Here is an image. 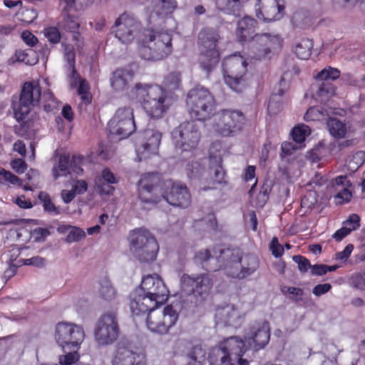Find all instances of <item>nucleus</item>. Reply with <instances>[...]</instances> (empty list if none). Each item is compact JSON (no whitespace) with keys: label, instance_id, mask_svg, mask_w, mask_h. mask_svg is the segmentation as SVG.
<instances>
[{"label":"nucleus","instance_id":"63","mask_svg":"<svg viewBox=\"0 0 365 365\" xmlns=\"http://www.w3.org/2000/svg\"><path fill=\"white\" fill-rule=\"evenodd\" d=\"M331 289V285L329 283L317 284L313 288L312 292L314 295L319 297L327 293Z\"/></svg>","mask_w":365,"mask_h":365},{"label":"nucleus","instance_id":"20","mask_svg":"<svg viewBox=\"0 0 365 365\" xmlns=\"http://www.w3.org/2000/svg\"><path fill=\"white\" fill-rule=\"evenodd\" d=\"M270 338L269 324L266 321L256 322L252 324L245 336V342L255 349L264 348Z\"/></svg>","mask_w":365,"mask_h":365},{"label":"nucleus","instance_id":"15","mask_svg":"<svg viewBox=\"0 0 365 365\" xmlns=\"http://www.w3.org/2000/svg\"><path fill=\"white\" fill-rule=\"evenodd\" d=\"M178 312L172 306H166L163 311L152 309L147 317V327L153 332L165 334L175 324Z\"/></svg>","mask_w":365,"mask_h":365},{"label":"nucleus","instance_id":"19","mask_svg":"<svg viewBox=\"0 0 365 365\" xmlns=\"http://www.w3.org/2000/svg\"><path fill=\"white\" fill-rule=\"evenodd\" d=\"M143 294L153 300L154 304H161L168 299L169 291L163 279L158 274H150L143 278L140 286Z\"/></svg>","mask_w":365,"mask_h":365},{"label":"nucleus","instance_id":"49","mask_svg":"<svg viewBox=\"0 0 365 365\" xmlns=\"http://www.w3.org/2000/svg\"><path fill=\"white\" fill-rule=\"evenodd\" d=\"M222 314L225 317V323L228 325H234L240 317L239 312L233 307L225 308Z\"/></svg>","mask_w":365,"mask_h":365},{"label":"nucleus","instance_id":"59","mask_svg":"<svg viewBox=\"0 0 365 365\" xmlns=\"http://www.w3.org/2000/svg\"><path fill=\"white\" fill-rule=\"evenodd\" d=\"M282 292L283 293H288L289 294H292L294 296L295 300H301L302 297L304 294V291L302 289L299 287H284L282 289Z\"/></svg>","mask_w":365,"mask_h":365},{"label":"nucleus","instance_id":"55","mask_svg":"<svg viewBox=\"0 0 365 365\" xmlns=\"http://www.w3.org/2000/svg\"><path fill=\"white\" fill-rule=\"evenodd\" d=\"M292 259L297 264L299 270L302 273L306 272L309 268L312 267L309 261L302 255H294Z\"/></svg>","mask_w":365,"mask_h":365},{"label":"nucleus","instance_id":"57","mask_svg":"<svg viewBox=\"0 0 365 365\" xmlns=\"http://www.w3.org/2000/svg\"><path fill=\"white\" fill-rule=\"evenodd\" d=\"M22 21L31 23L37 17V12L34 9H25L21 12Z\"/></svg>","mask_w":365,"mask_h":365},{"label":"nucleus","instance_id":"21","mask_svg":"<svg viewBox=\"0 0 365 365\" xmlns=\"http://www.w3.org/2000/svg\"><path fill=\"white\" fill-rule=\"evenodd\" d=\"M284 9V0H258L256 15L264 21H276L282 17Z\"/></svg>","mask_w":365,"mask_h":365},{"label":"nucleus","instance_id":"3","mask_svg":"<svg viewBox=\"0 0 365 365\" xmlns=\"http://www.w3.org/2000/svg\"><path fill=\"white\" fill-rule=\"evenodd\" d=\"M220 38L217 29L207 27L198 34L200 47L199 63L207 76L215 69L220 59V51L217 45Z\"/></svg>","mask_w":365,"mask_h":365},{"label":"nucleus","instance_id":"37","mask_svg":"<svg viewBox=\"0 0 365 365\" xmlns=\"http://www.w3.org/2000/svg\"><path fill=\"white\" fill-rule=\"evenodd\" d=\"M190 365H200L206 359V351L200 345L193 346L186 354Z\"/></svg>","mask_w":365,"mask_h":365},{"label":"nucleus","instance_id":"16","mask_svg":"<svg viewBox=\"0 0 365 365\" xmlns=\"http://www.w3.org/2000/svg\"><path fill=\"white\" fill-rule=\"evenodd\" d=\"M111 133L125 138L135 130L133 109L130 106L119 108L108 123Z\"/></svg>","mask_w":365,"mask_h":365},{"label":"nucleus","instance_id":"50","mask_svg":"<svg viewBox=\"0 0 365 365\" xmlns=\"http://www.w3.org/2000/svg\"><path fill=\"white\" fill-rule=\"evenodd\" d=\"M86 237V233L80 227L73 226L68 233L65 241L68 243L78 242Z\"/></svg>","mask_w":365,"mask_h":365},{"label":"nucleus","instance_id":"7","mask_svg":"<svg viewBox=\"0 0 365 365\" xmlns=\"http://www.w3.org/2000/svg\"><path fill=\"white\" fill-rule=\"evenodd\" d=\"M245 351V342L239 337L232 336L212 349L209 362L210 365H235L236 358Z\"/></svg>","mask_w":365,"mask_h":365},{"label":"nucleus","instance_id":"22","mask_svg":"<svg viewBox=\"0 0 365 365\" xmlns=\"http://www.w3.org/2000/svg\"><path fill=\"white\" fill-rule=\"evenodd\" d=\"M162 134L158 130L148 129L143 133V142L140 146L137 148L140 160L148 158L151 154H155L158 152Z\"/></svg>","mask_w":365,"mask_h":365},{"label":"nucleus","instance_id":"28","mask_svg":"<svg viewBox=\"0 0 365 365\" xmlns=\"http://www.w3.org/2000/svg\"><path fill=\"white\" fill-rule=\"evenodd\" d=\"M259 267V261L256 256L247 255L242 257L240 268L237 269L236 279H243L252 274Z\"/></svg>","mask_w":365,"mask_h":365},{"label":"nucleus","instance_id":"13","mask_svg":"<svg viewBox=\"0 0 365 365\" xmlns=\"http://www.w3.org/2000/svg\"><path fill=\"white\" fill-rule=\"evenodd\" d=\"M243 113L237 110H222L215 117L213 128L222 136L235 135L242 130L244 123Z\"/></svg>","mask_w":365,"mask_h":365},{"label":"nucleus","instance_id":"6","mask_svg":"<svg viewBox=\"0 0 365 365\" xmlns=\"http://www.w3.org/2000/svg\"><path fill=\"white\" fill-rule=\"evenodd\" d=\"M42 90L38 81L23 84L19 98L12 100L14 117L19 122L24 120L32 109L40 106Z\"/></svg>","mask_w":365,"mask_h":365},{"label":"nucleus","instance_id":"11","mask_svg":"<svg viewBox=\"0 0 365 365\" xmlns=\"http://www.w3.org/2000/svg\"><path fill=\"white\" fill-rule=\"evenodd\" d=\"M225 83L234 91L240 92L247 72V63L242 56L233 55L225 58L222 62Z\"/></svg>","mask_w":365,"mask_h":365},{"label":"nucleus","instance_id":"14","mask_svg":"<svg viewBox=\"0 0 365 365\" xmlns=\"http://www.w3.org/2000/svg\"><path fill=\"white\" fill-rule=\"evenodd\" d=\"M213 277L209 273L191 276L183 274L180 279L182 289L204 300L210 294L213 286Z\"/></svg>","mask_w":365,"mask_h":365},{"label":"nucleus","instance_id":"10","mask_svg":"<svg viewBox=\"0 0 365 365\" xmlns=\"http://www.w3.org/2000/svg\"><path fill=\"white\" fill-rule=\"evenodd\" d=\"M83 328L75 324L59 322L55 329V340L62 351L69 349H79L84 340Z\"/></svg>","mask_w":365,"mask_h":365},{"label":"nucleus","instance_id":"45","mask_svg":"<svg viewBox=\"0 0 365 365\" xmlns=\"http://www.w3.org/2000/svg\"><path fill=\"white\" fill-rule=\"evenodd\" d=\"M335 93V88L328 82H322L318 86L316 95L324 101Z\"/></svg>","mask_w":365,"mask_h":365},{"label":"nucleus","instance_id":"4","mask_svg":"<svg viewBox=\"0 0 365 365\" xmlns=\"http://www.w3.org/2000/svg\"><path fill=\"white\" fill-rule=\"evenodd\" d=\"M187 112L199 120L210 118L215 109V100L210 91L201 86L192 88L187 94Z\"/></svg>","mask_w":365,"mask_h":365},{"label":"nucleus","instance_id":"41","mask_svg":"<svg viewBox=\"0 0 365 365\" xmlns=\"http://www.w3.org/2000/svg\"><path fill=\"white\" fill-rule=\"evenodd\" d=\"M38 199L43 205L45 211L51 213L58 215L61 213V209L51 201V199L48 193L45 192H40Z\"/></svg>","mask_w":365,"mask_h":365},{"label":"nucleus","instance_id":"46","mask_svg":"<svg viewBox=\"0 0 365 365\" xmlns=\"http://www.w3.org/2000/svg\"><path fill=\"white\" fill-rule=\"evenodd\" d=\"M340 76V71L337 68L327 67L322 70L317 76L316 78L320 81H327L328 79L336 80Z\"/></svg>","mask_w":365,"mask_h":365},{"label":"nucleus","instance_id":"48","mask_svg":"<svg viewBox=\"0 0 365 365\" xmlns=\"http://www.w3.org/2000/svg\"><path fill=\"white\" fill-rule=\"evenodd\" d=\"M150 86V84L138 83L131 89V93L142 100L143 103L148 96Z\"/></svg>","mask_w":365,"mask_h":365},{"label":"nucleus","instance_id":"27","mask_svg":"<svg viewBox=\"0 0 365 365\" xmlns=\"http://www.w3.org/2000/svg\"><path fill=\"white\" fill-rule=\"evenodd\" d=\"M134 73L130 70L117 69L110 77V85L115 91H125L133 81Z\"/></svg>","mask_w":365,"mask_h":365},{"label":"nucleus","instance_id":"23","mask_svg":"<svg viewBox=\"0 0 365 365\" xmlns=\"http://www.w3.org/2000/svg\"><path fill=\"white\" fill-rule=\"evenodd\" d=\"M75 0H61L60 6L62 8L61 20L58 23L60 29L68 32L77 34L80 23L77 17L70 13L73 8Z\"/></svg>","mask_w":365,"mask_h":365},{"label":"nucleus","instance_id":"32","mask_svg":"<svg viewBox=\"0 0 365 365\" xmlns=\"http://www.w3.org/2000/svg\"><path fill=\"white\" fill-rule=\"evenodd\" d=\"M166 100L143 102V108L146 113L153 118H160L166 111L168 106L165 103Z\"/></svg>","mask_w":365,"mask_h":365},{"label":"nucleus","instance_id":"53","mask_svg":"<svg viewBox=\"0 0 365 365\" xmlns=\"http://www.w3.org/2000/svg\"><path fill=\"white\" fill-rule=\"evenodd\" d=\"M44 35L48 41L52 43H57L60 41L61 34L56 27H48L44 29Z\"/></svg>","mask_w":365,"mask_h":365},{"label":"nucleus","instance_id":"12","mask_svg":"<svg viewBox=\"0 0 365 365\" xmlns=\"http://www.w3.org/2000/svg\"><path fill=\"white\" fill-rule=\"evenodd\" d=\"M172 138L175 147L182 151H190L198 145L200 131L195 121L181 123L172 132Z\"/></svg>","mask_w":365,"mask_h":365},{"label":"nucleus","instance_id":"36","mask_svg":"<svg viewBox=\"0 0 365 365\" xmlns=\"http://www.w3.org/2000/svg\"><path fill=\"white\" fill-rule=\"evenodd\" d=\"M99 294L101 297L106 301L116 298L117 292L108 278L104 277L100 281Z\"/></svg>","mask_w":365,"mask_h":365},{"label":"nucleus","instance_id":"38","mask_svg":"<svg viewBox=\"0 0 365 365\" xmlns=\"http://www.w3.org/2000/svg\"><path fill=\"white\" fill-rule=\"evenodd\" d=\"M71 173V163L69 158L66 155H61L59 158L58 163L53 168V176L55 180L61 176H66Z\"/></svg>","mask_w":365,"mask_h":365},{"label":"nucleus","instance_id":"1","mask_svg":"<svg viewBox=\"0 0 365 365\" xmlns=\"http://www.w3.org/2000/svg\"><path fill=\"white\" fill-rule=\"evenodd\" d=\"M138 195L143 202L155 204L165 199L173 206L186 208L191 204L187 187L171 180L160 181L157 174L144 175L138 182Z\"/></svg>","mask_w":365,"mask_h":365},{"label":"nucleus","instance_id":"34","mask_svg":"<svg viewBox=\"0 0 365 365\" xmlns=\"http://www.w3.org/2000/svg\"><path fill=\"white\" fill-rule=\"evenodd\" d=\"M176 8L175 0H155L153 4V12L158 16H165L173 13Z\"/></svg>","mask_w":365,"mask_h":365},{"label":"nucleus","instance_id":"26","mask_svg":"<svg viewBox=\"0 0 365 365\" xmlns=\"http://www.w3.org/2000/svg\"><path fill=\"white\" fill-rule=\"evenodd\" d=\"M145 361V356L126 346H118L113 365H140Z\"/></svg>","mask_w":365,"mask_h":365},{"label":"nucleus","instance_id":"17","mask_svg":"<svg viewBox=\"0 0 365 365\" xmlns=\"http://www.w3.org/2000/svg\"><path fill=\"white\" fill-rule=\"evenodd\" d=\"M113 29L122 43L128 44L140 36L143 26L135 18L124 13L115 20Z\"/></svg>","mask_w":365,"mask_h":365},{"label":"nucleus","instance_id":"31","mask_svg":"<svg viewBox=\"0 0 365 365\" xmlns=\"http://www.w3.org/2000/svg\"><path fill=\"white\" fill-rule=\"evenodd\" d=\"M217 7L229 14L239 16L241 14L242 4L241 0H216Z\"/></svg>","mask_w":365,"mask_h":365},{"label":"nucleus","instance_id":"62","mask_svg":"<svg viewBox=\"0 0 365 365\" xmlns=\"http://www.w3.org/2000/svg\"><path fill=\"white\" fill-rule=\"evenodd\" d=\"M23 41L29 46H35L37 42V38L30 31H24L21 34Z\"/></svg>","mask_w":365,"mask_h":365},{"label":"nucleus","instance_id":"56","mask_svg":"<svg viewBox=\"0 0 365 365\" xmlns=\"http://www.w3.org/2000/svg\"><path fill=\"white\" fill-rule=\"evenodd\" d=\"M269 249L272 255L275 257H279L284 253L283 247L279 243L278 239L275 237L271 241Z\"/></svg>","mask_w":365,"mask_h":365},{"label":"nucleus","instance_id":"2","mask_svg":"<svg viewBox=\"0 0 365 365\" xmlns=\"http://www.w3.org/2000/svg\"><path fill=\"white\" fill-rule=\"evenodd\" d=\"M257 21L252 17L245 16L237 23L236 35L239 41L243 43L253 40V47L258 51L259 58L269 54L271 49L279 44V38L277 36L267 34H255Z\"/></svg>","mask_w":365,"mask_h":365},{"label":"nucleus","instance_id":"51","mask_svg":"<svg viewBox=\"0 0 365 365\" xmlns=\"http://www.w3.org/2000/svg\"><path fill=\"white\" fill-rule=\"evenodd\" d=\"M212 175V185L221 184L224 182L225 173L222 168L220 165L210 168Z\"/></svg>","mask_w":365,"mask_h":365},{"label":"nucleus","instance_id":"43","mask_svg":"<svg viewBox=\"0 0 365 365\" xmlns=\"http://www.w3.org/2000/svg\"><path fill=\"white\" fill-rule=\"evenodd\" d=\"M163 100H166V94L164 89L158 85L150 86L148 96L145 98V102Z\"/></svg>","mask_w":365,"mask_h":365},{"label":"nucleus","instance_id":"5","mask_svg":"<svg viewBox=\"0 0 365 365\" xmlns=\"http://www.w3.org/2000/svg\"><path fill=\"white\" fill-rule=\"evenodd\" d=\"M146 45L140 47V56L148 61H160L168 57L173 51L172 37L165 31L151 30L145 34Z\"/></svg>","mask_w":365,"mask_h":365},{"label":"nucleus","instance_id":"35","mask_svg":"<svg viewBox=\"0 0 365 365\" xmlns=\"http://www.w3.org/2000/svg\"><path fill=\"white\" fill-rule=\"evenodd\" d=\"M312 48V40L302 38L296 43L294 51L299 58L307 60L310 57Z\"/></svg>","mask_w":365,"mask_h":365},{"label":"nucleus","instance_id":"30","mask_svg":"<svg viewBox=\"0 0 365 365\" xmlns=\"http://www.w3.org/2000/svg\"><path fill=\"white\" fill-rule=\"evenodd\" d=\"M117 180L114 174L108 169L105 168L102 171L101 177L96 179V186L101 189V192L110 194L114 189L110 184H115Z\"/></svg>","mask_w":365,"mask_h":365},{"label":"nucleus","instance_id":"64","mask_svg":"<svg viewBox=\"0 0 365 365\" xmlns=\"http://www.w3.org/2000/svg\"><path fill=\"white\" fill-rule=\"evenodd\" d=\"M360 217L357 214H352L349 216L348 220L345 222L346 225L350 226L349 228L352 230L358 229L360 226Z\"/></svg>","mask_w":365,"mask_h":365},{"label":"nucleus","instance_id":"42","mask_svg":"<svg viewBox=\"0 0 365 365\" xmlns=\"http://www.w3.org/2000/svg\"><path fill=\"white\" fill-rule=\"evenodd\" d=\"M79 349H69L68 351H63L65 354L59 356V364L61 365H72L79 359Z\"/></svg>","mask_w":365,"mask_h":365},{"label":"nucleus","instance_id":"58","mask_svg":"<svg viewBox=\"0 0 365 365\" xmlns=\"http://www.w3.org/2000/svg\"><path fill=\"white\" fill-rule=\"evenodd\" d=\"M84 160L85 159L83 156H74L71 162V172L72 171L78 175L81 174L83 173V169L81 168V165L83 163Z\"/></svg>","mask_w":365,"mask_h":365},{"label":"nucleus","instance_id":"61","mask_svg":"<svg viewBox=\"0 0 365 365\" xmlns=\"http://www.w3.org/2000/svg\"><path fill=\"white\" fill-rule=\"evenodd\" d=\"M87 189V182L83 180H76L72 187V190L76 195L83 194L85 192H86Z\"/></svg>","mask_w":365,"mask_h":365},{"label":"nucleus","instance_id":"60","mask_svg":"<svg viewBox=\"0 0 365 365\" xmlns=\"http://www.w3.org/2000/svg\"><path fill=\"white\" fill-rule=\"evenodd\" d=\"M24 264L43 267L46 264V259L39 256L33 257L31 258L24 259Z\"/></svg>","mask_w":365,"mask_h":365},{"label":"nucleus","instance_id":"40","mask_svg":"<svg viewBox=\"0 0 365 365\" xmlns=\"http://www.w3.org/2000/svg\"><path fill=\"white\" fill-rule=\"evenodd\" d=\"M181 83V74L178 71H173L168 73L164 78L163 86L170 91L178 89Z\"/></svg>","mask_w":365,"mask_h":365},{"label":"nucleus","instance_id":"33","mask_svg":"<svg viewBox=\"0 0 365 365\" xmlns=\"http://www.w3.org/2000/svg\"><path fill=\"white\" fill-rule=\"evenodd\" d=\"M327 126L330 134L337 138H344L348 130L346 123L336 118H329L327 121Z\"/></svg>","mask_w":365,"mask_h":365},{"label":"nucleus","instance_id":"52","mask_svg":"<svg viewBox=\"0 0 365 365\" xmlns=\"http://www.w3.org/2000/svg\"><path fill=\"white\" fill-rule=\"evenodd\" d=\"M63 47L64 58L68 62L70 68L75 67V52L72 45L62 44Z\"/></svg>","mask_w":365,"mask_h":365},{"label":"nucleus","instance_id":"29","mask_svg":"<svg viewBox=\"0 0 365 365\" xmlns=\"http://www.w3.org/2000/svg\"><path fill=\"white\" fill-rule=\"evenodd\" d=\"M286 81L282 78L279 83V88L276 93L272 94L267 106V110L271 114H277L282 108L284 103L283 95L287 91Z\"/></svg>","mask_w":365,"mask_h":365},{"label":"nucleus","instance_id":"24","mask_svg":"<svg viewBox=\"0 0 365 365\" xmlns=\"http://www.w3.org/2000/svg\"><path fill=\"white\" fill-rule=\"evenodd\" d=\"M156 307L152 299L143 294L140 289H135L130 295V308L133 315L139 316L150 312Z\"/></svg>","mask_w":365,"mask_h":365},{"label":"nucleus","instance_id":"44","mask_svg":"<svg viewBox=\"0 0 365 365\" xmlns=\"http://www.w3.org/2000/svg\"><path fill=\"white\" fill-rule=\"evenodd\" d=\"M195 258L197 262L202 264V266L205 267L206 269L213 271V269H211V267H214V266L210 264V261L216 259L215 256H212L209 250H202L199 251L195 255Z\"/></svg>","mask_w":365,"mask_h":365},{"label":"nucleus","instance_id":"18","mask_svg":"<svg viewBox=\"0 0 365 365\" xmlns=\"http://www.w3.org/2000/svg\"><path fill=\"white\" fill-rule=\"evenodd\" d=\"M217 264L211 267L213 271L223 269L227 275L235 277L237 269L242 259V252L237 247H227L215 251Z\"/></svg>","mask_w":365,"mask_h":365},{"label":"nucleus","instance_id":"9","mask_svg":"<svg viewBox=\"0 0 365 365\" xmlns=\"http://www.w3.org/2000/svg\"><path fill=\"white\" fill-rule=\"evenodd\" d=\"M120 328L117 314L108 312L98 319L94 329V338L98 346H106L113 344L118 339Z\"/></svg>","mask_w":365,"mask_h":365},{"label":"nucleus","instance_id":"47","mask_svg":"<svg viewBox=\"0 0 365 365\" xmlns=\"http://www.w3.org/2000/svg\"><path fill=\"white\" fill-rule=\"evenodd\" d=\"M310 134V128L307 125L294 127L292 131L293 140L298 143L304 142L306 136Z\"/></svg>","mask_w":365,"mask_h":365},{"label":"nucleus","instance_id":"39","mask_svg":"<svg viewBox=\"0 0 365 365\" xmlns=\"http://www.w3.org/2000/svg\"><path fill=\"white\" fill-rule=\"evenodd\" d=\"M41 103H42L43 110L48 113L58 108V102L50 91H44L41 93Z\"/></svg>","mask_w":365,"mask_h":365},{"label":"nucleus","instance_id":"8","mask_svg":"<svg viewBox=\"0 0 365 365\" xmlns=\"http://www.w3.org/2000/svg\"><path fill=\"white\" fill-rule=\"evenodd\" d=\"M130 250L140 262H149L156 259L159 246L155 237L147 230L134 231L130 236Z\"/></svg>","mask_w":365,"mask_h":365},{"label":"nucleus","instance_id":"25","mask_svg":"<svg viewBox=\"0 0 365 365\" xmlns=\"http://www.w3.org/2000/svg\"><path fill=\"white\" fill-rule=\"evenodd\" d=\"M332 189L335 194L334 199L335 203L341 205L349 202L351 197L352 193L349 188L351 187V183L348 180L346 175H339L334 179L331 182Z\"/></svg>","mask_w":365,"mask_h":365},{"label":"nucleus","instance_id":"54","mask_svg":"<svg viewBox=\"0 0 365 365\" xmlns=\"http://www.w3.org/2000/svg\"><path fill=\"white\" fill-rule=\"evenodd\" d=\"M350 284L353 287L365 290V274L356 273L350 278Z\"/></svg>","mask_w":365,"mask_h":365}]
</instances>
